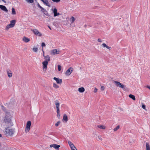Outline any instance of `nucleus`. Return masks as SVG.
I'll use <instances>...</instances> for the list:
<instances>
[{"label":"nucleus","mask_w":150,"mask_h":150,"mask_svg":"<svg viewBox=\"0 0 150 150\" xmlns=\"http://www.w3.org/2000/svg\"><path fill=\"white\" fill-rule=\"evenodd\" d=\"M53 12L54 13V17L60 14L59 13H57V10L56 8H55L54 9Z\"/></svg>","instance_id":"15"},{"label":"nucleus","mask_w":150,"mask_h":150,"mask_svg":"<svg viewBox=\"0 0 150 150\" xmlns=\"http://www.w3.org/2000/svg\"><path fill=\"white\" fill-rule=\"evenodd\" d=\"M2 137V135H1V134H0V137Z\"/></svg>","instance_id":"53"},{"label":"nucleus","mask_w":150,"mask_h":150,"mask_svg":"<svg viewBox=\"0 0 150 150\" xmlns=\"http://www.w3.org/2000/svg\"><path fill=\"white\" fill-rule=\"evenodd\" d=\"M31 31H32L37 36H39V37H40L42 36V34L40 33L38 30L36 29H31Z\"/></svg>","instance_id":"5"},{"label":"nucleus","mask_w":150,"mask_h":150,"mask_svg":"<svg viewBox=\"0 0 150 150\" xmlns=\"http://www.w3.org/2000/svg\"><path fill=\"white\" fill-rule=\"evenodd\" d=\"M44 57L45 58V59L48 62L50 61V57L49 55H47L45 56H44Z\"/></svg>","instance_id":"22"},{"label":"nucleus","mask_w":150,"mask_h":150,"mask_svg":"<svg viewBox=\"0 0 150 150\" xmlns=\"http://www.w3.org/2000/svg\"><path fill=\"white\" fill-rule=\"evenodd\" d=\"M38 50V48L37 47H34L33 49V50L35 52H37Z\"/></svg>","instance_id":"34"},{"label":"nucleus","mask_w":150,"mask_h":150,"mask_svg":"<svg viewBox=\"0 0 150 150\" xmlns=\"http://www.w3.org/2000/svg\"><path fill=\"white\" fill-rule=\"evenodd\" d=\"M72 150H77V149L76 148V149H72Z\"/></svg>","instance_id":"52"},{"label":"nucleus","mask_w":150,"mask_h":150,"mask_svg":"<svg viewBox=\"0 0 150 150\" xmlns=\"http://www.w3.org/2000/svg\"><path fill=\"white\" fill-rule=\"evenodd\" d=\"M53 24L54 26H56V23L55 22H54Z\"/></svg>","instance_id":"47"},{"label":"nucleus","mask_w":150,"mask_h":150,"mask_svg":"<svg viewBox=\"0 0 150 150\" xmlns=\"http://www.w3.org/2000/svg\"><path fill=\"white\" fill-rule=\"evenodd\" d=\"M57 117L59 119L60 118V110H57Z\"/></svg>","instance_id":"27"},{"label":"nucleus","mask_w":150,"mask_h":150,"mask_svg":"<svg viewBox=\"0 0 150 150\" xmlns=\"http://www.w3.org/2000/svg\"><path fill=\"white\" fill-rule=\"evenodd\" d=\"M114 82L115 83L116 86L119 87L120 88H121L123 90L125 89L126 88V86H125L123 85L118 81H114Z\"/></svg>","instance_id":"3"},{"label":"nucleus","mask_w":150,"mask_h":150,"mask_svg":"<svg viewBox=\"0 0 150 150\" xmlns=\"http://www.w3.org/2000/svg\"><path fill=\"white\" fill-rule=\"evenodd\" d=\"M37 6H38L40 8H41V6H40V5L39 4V3H38V4H37Z\"/></svg>","instance_id":"44"},{"label":"nucleus","mask_w":150,"mask_h":150,"mask_svg":"<svg viewBox=\"0 0 150 150\" xmlns=\"http://www.w3.org/2000/svg\"><path fill=\"white\" fill-rule=\"evenodd\" d=\"M146 87L149 88V89H150V86H146Z\"/></svg>","instance_id":"48"},{"label":"nucleus","mask_w":150,"mask_h":150,"mask_svg":"<svg viewBox=\"0 0 150 150\" xmlns=\"http://www.w3.org/2000/svg\"><path fill=\"white\" fill-rule=\"evenodd\" d=\"M105 88H104V87H103V86H101V89L102 90H103Z\"/></svg>","instance_id":"45"},{"label":"nucleus","mask_w":150,"mask_h":150,"mask_svg":"<svg viewBox=\"0 0 150 150\" xmlns=\"http://www.w3.org/2000/svg\"><path fill=\"white\" fill-rule=\"evenodd\" d=\"M129 97L132 98V100H135L136 99L135 97L134 96L132 95V94H129Z\"/></svg>","instance_id":"21"},{"label":"nucleus","mask_w":150,"mask_h":150,"mask_svg":"<svg viewBox=\"0 0 150 150\" xmlns=\"http://www.w3.org/2000/svg\"><path fill=\"white\" fill-rule=\"evenodd\" d=\"M97 127L100 129H105V127L103 125H98Z\"/></svg>","instance_id":"26"},{"label":"nucleus","mask_w":150,"mask_h":150,"mask_svg":"<svg viewBox=\"0 0 150 150\" xmlns=\"http://www.w3.org/2000/svg\"><path fill=\"white\" fill-rule=\"evenodd\" d=\"M73 70V68L72 67H70L66 71L65 74L67 75H69L72 72Z\"/></svg>","instance_id":"7"},{"label":"nucleus","mask_w":150,"mask_h":150,"mask_svg":"<svg viewBox=\"0 0 150 150\" xmlns=\"http://www.w3.org/2000/svg\"><path fill=\"white\" fill-rule=\"evenodd\" d=\"M22 40L24 42L26 43L29 42L30 40L29 38H28L25 37H24L22 39Z\"/></svg>","instance_id":"16"},{"label":"nucleus","mask_w":150,"mask_h":150,"mask_svg":"<svg viewBox=\"0 0 150 150\" xmlns=\"http://www.w3.org/2000/svg\"><path fill=\"white\" fill-rule=\"evenodd\" d=\"M12 14L15 15L16 14V13L15 10L13 8H12Z\"/></svg>","instance_id":"30"},{"label":"nucleus","mask_w":150,"mask_h":150,"mask_svg":"<svg viewBox=\"0 0 150 150\" xmlns=\"http://www.w3.org/2000/svg\"><path fill=\"white\" fill-rule=\"evenodd\" d=\"M84 26L86 27V25H84Z\"/></svg>","instance_id":"55"},{"label":"nucleus","mask_w":150,"mask_h":150,"mask_svg":"<svg viewBox=\"0 0 150 150\" xmlns=\"http://www.w3.org/2000/svg\"><path fill=\"white\" fill-rule=\"evenodd\" d=\"M61 67L60 65H58V69L59 71H60L61 70Z\"/></svg>","instance_id":"37"},{"label":"nucleus","mask_w":150,"mask_h":150,"mask_svg":"<svg viewBox=\"0 0 150 150\" xmlns=\"http://www.w3.org/2000/svg\"><path fill=\"white\" fill-rule=\"evenodd\" d=\"M16 20H12L10 21V24H12L13 26H14L15 25V24L16 23Z\"/></svg>","instance_id":"25"},{"label":"nucleus","mask_w":150,"mask_h":150,"mask_svg":"<svg viewBox=\"0 0 150 150\" xmlns=\"http://www.w3.org/2000/svg\"><path fill=\"white\" fill-rule=\"evenodd\" d=\"M46 45L45 43L42 42L41 44V46L43 48L44 47H45Z\"/></svg>","instance_id":"39"},{"label":"nucleus","mask_w":150,"mask_h":150,"mask_svg":"<svg viewBox=\"0 0 150 150\" xmlns=\"http://www.w3.org/2000/svg\"><path fill=\"white\" fill-rule=\"evenodd\" d=\"M53 86L56 88H58L59 87V86L56 83H54L53 84Z\"/></svg>","instance_id":"29"},{"label":"nucleus","mask_w":150,"mask_h":150,"mask_svg":"<svg viewBox=\"0 0 150 150\" xmlns=\"http://www.w3.org/2000/svg\"><path fill=\"white\" fill-rule=\"evenodd\" d=\"M40 8L41 9V11H42V12H47L46 10L43 8L41 7V8Z\"/></svg>","instance_id":"35"},{"label":"nucleus","mask_w":150,"mask_h":150,"mask_svg":"<svg viewBox=\"0 0 150 150\" xmlns=\"http://www.w3.org/2000/svg\"><path fill=\"white\" fill-rule=\"evenodd\" d=\"M71 23H73L76 20V18L73 16H72L71 18H70Z\"/></svg>","instance_id":"24"},{"label":"nucleus","mask_w":150,"mask_h":150,"mask_svg":"<svg viewBox=\"0 0 150 150\" xmlns=\"http://www.w3.org/2000/svg\"><path fill=\"white\" fill-rule=\"evenodd\" d=\"M50 147L51 148L53 147L56 149L58 150L60 146L56 144H53L50 145Z\"/></svg>","instance_id":"8"},{"label":"nucleus","mask_w":150,"mask_h":150,"mask_svg":"<svg viewBox=\"0 0 150 150\" xmlns=\"http://www.w3.org/2000/svg\"><path fill=\"white\" fill-rule=\"evenodd\" d=\"M98 41L99 42H101V40L99 38L98 39Z\"/></svg>","instance_id":"46"},{"label":"nucleus","mask_w":150,"mask_h":150,"mask_svg":"<svg viewBox=\"0 0 150 150\" xmlns=\"http://www.w3.org/2000/svg\"><path fill=\"white\" fill-rule=\"evenodd\" d=\"M1 107H2V109L4 110V111L6 112L7 113H8V114H9V112H6V110L5 108L3 106H1Z\"/></svg>","instance_id":"33"},{"label":"nucleus","mask_w":150,"mask_h":150,"mask_svg":"<svg viewBox=\"0 0 150 150\" xmlns=\"http://www.w3.org/2000/svg\"><path fill=\"white\" fill-rule=\"evenodd\" d=\"M53 79L56 81L57 83L58 84H61L62 83V80L61 79L56 77H54Z\"/></svg>","instance_id":"10"},{"label":"nucleus","mask_w":150,"mask_h":150,"mask_svg":"<svg viewBox=\"0 0 150 150\" xmlns=\"http://www.w3.org/2000/svg\"><path fill=\"white\" fill-rule=\"evenodd\" d=\"M142 108L144 109L145 110L146 109V106L145 105L143 104L142 103Z\"/></svg>","instance_id":"38"},{"label":"nucleus","mask_w":150,"mask_h":150,"mask_svg":"<svg viewBox=\"0 0 150 150\" xmlns=\"http://www.w3.org/2000/svg\"><path fill=\"white\" fill-rule=\"evenodd\" d=\"M116 0H111L112 1H115Z\"/></svg>","instance_id":"54"},{"label":"nucleus","mask_w":150,"mask_h":150,"mask_svg":"<svg viewBox=\"0 0 150 150\" xmlns=\"http://www.w3.org/2000/svg\"><path fill=\"white\" fill-rule=\"evenodd\" d=\"M55 103L56 105L57 110H59L60 103L58 100H57L55 102Z\"/></svg>","instance_id":"9"},{"label":"nucleus","mask_w":150,"mask_h":150,"mask_svg":"<svg viewBox=\"0 0 150 150\" xmlns=\"http://www.w3.org/2000/svg\"><path fill=\"white\" fill-rule=\"evenodd\" d=\"M102 45L104 47H106L107 49H108L109 50H110L111 49V47H109L108 45H106L105 43L102 44Z\"/></svg>","instance_id":"19"},{"label":"nucleus","mask_w":150,"mask_h":150,"mask_svg":"<svg viewBox=\"0 0 150 150\" xmlns=\"http://www.w3.org/2000/svg\"><path fill=\"white\" fill-rule=\"evenodd\" d=\"M48 64V62L47 60H45L42 62V64L43 70L46 71L47 68V66Z\"/></svg>","instance_id":"6"},{"label":"nucleus","mask_w":150,"mask_h":150,"mask_svg":"<svg viewBox=\"0 0 150 150\" xmlns=\"http://www.w3.org/2000/svg\"><path fill=\"white\" fill-rule=\"evenodd\" d=\"M98 138H99V139L101 140H102V138L101 137V136H98Z\"/></svg>","instance_id":"43"},{"label":"nucleus","mask_w":150,"mask_h":150,"mask_svg":"<svg viewBox=\"0 0 150 150\" xmlns=\"http://www.w3.org/2000/svg\"><path fill=\"white\" fill-rule=\"evenodd\" d=\"M14 27L12 24H10L8 25L6 27L5 29L6 30H8L9 28H12Z\"/></svg>","instance_id":"18"},{"label":"nucleus","mask_w":150,"mask_h":150,"mask_svg":"<svg viewBox=\"0 0 150 150\" xmlns=\"http://www.w3.org/2000/svg\"><path fill=\"white\" fill-rule=\"evenodd\" d=\"M98 91V89L96 88H95L94 91V93H96Z\"/></svg>","instance_id":"41"},{"label":"nucleus","mask_w":150,"mask_h":150,"mask_svg":"<svg viewBox=\"0 0 150 150\" xmlns=\"http://www.w3.org/2000/svg\"><path fill=\"white\" fill-rule=\"evenodd\" d=\"M59 53V51H57L56 49L52 50L50 51V54L51 55H55Z\"/></svg>","instance_id":"11"},{"label":"nucleus","mask_w":150,"mask_h":150,"mask_svg":"<svg viewBox=\"0 0 150 150\" xmlns=\"http://www.w3.org/2000/svg\"><path fill=\"white\" fill-rule=\"evenodd\" d=\"M63 121H65L66 122L68 121V117L66 114H64V115L63 117L62 120Z\"/></svg>","instance_id":"17"},{"label":"nucleus","mask_w":150,"mask_h":150,"mask_svg":"<svg viewBox=\"0 0 150 150\" xmlns=\"http://www.w3.org/2000/svg\"><path fill=\"white\" fill-rule=\"evenodd\" d=\"M60 121H58L57 123L55 124L56 127H57L60 124Z\"/></svg>","instance_id":"36"},{"label":"nucleus","mask_w":150,"mask_h":150,"mask_svg":"<svg viewBox=\"0 0 150 150\" xmlns=\"http://www.w3.org/2000/svg\"><path fill=\"white\" fill-rule=\"evenodd\" d=\"M4 122L6 126L8 127H11L13 125L12 123L11 122V120L10 118H9L6 117L5 119L4 120Z\"/></svg>","instance_id":"2"},{"label":"nucleus","mask_w":150,"mask_h":150,"mask_svg":"<svg viewBox=\"0 0 150 150\" xmlns=\"http://www.w3.org/2000/svg\"><path fill=\"white\" fill-rule=\"evenodd\" d=\"M31 125V122L30 121H28L27 123L25 129V132L26 133H27L29 131L30 129V127Z\"/></svg>","instance_id":"4"},{"label":"nucleus","mask_w":150,"mask_h":150,"mask_svg":"<svg viewBox=\"0 0 150 150\" xmlns=\"http://www.w3.org/2000/svg\"><path fill=\"white\" fill-rule=\"evenodd\" d=\"M68 143L69 144V145L70 147H71L72 146L73 147L74 146V144H73L70 141H69L68 142Z\"/></svg>","instance_id":"28"},{"label":"nucleus","mask_w":150,"mask_h":150,"mask_svg":"<svg viewBox=\"0 0 150 150\" xmlns=\"http://www.w3.org/2000/svg\"><path fill=\"white\" fill-rule=\"evenodd\" d=\"M120 126L119 125L117 126L114 129V131H117L118 129H119L120 128Z\"/></svg>","instance_id":"31"},{"label":"nucleus","mask_w":150,"mask_h":150,"mask_svg":"<svg viewBox=\"0 0 150 150\" xmlns=\"http://www.w3.org/2000/svg\"><path fill=\"white\" fill-rule=\"evenodd\" d=\"M43 13L44 14L46 15V13H47V12H43Z\"/></svg>","instance_id":"49"},{"label":"nucleus","mask_w":150,"mask_h":150,"mask_svg":"<svg viewBox=\"0 0 150 150\" xmlns=\"http://www.w3.org/2000/svg\"><path fill=\"white\" fill-rule=\"evenodd\" d=\"M48 27L50 28V30H51V28L49 26H48Z\"/></svg>","instance_id":"50"},{"label":"nucleus","mask_w":150,"mask_h":150,"mask_svg":"<svg viewBox=\"0 0 150 150\" xmlns=\"http://www.w3.org/2000/svg\"><path fill=\"white\" fill-rule=\"evenodd\" d=\"M43 56H44H44H44V54H43Z\"/></svg>","instance_id":"57"},{"label":"nucleus","mask_w":150,"mask_h":150,"mask_svg":"<svg viewBox=\"0 0 150 150\" xmlns=\"http://www.w3.org/2000/svg\"><path fill=\"white\" fill-rule=\"evenodd\" d=\"M54 2H55L56 3H58L61 0H52Z\"/></svg>","instance_id":"40"},{"label":"nucleus","mask_w":150,"mask_h":150,"mask_svg":"<svg viewBox=\"0 0 150 150\" xmlns=\"http://www.w3.org/2000/svg\"><path fill=\"white\" fill-rule=\"evenodd\" d=\"M28 3H32L34 2V0H25Z\"/></svg>","instance_id":"32"},{"label":"nucleus","mask_w":150,"mask_h":150,"mask_svg":"<svg viewBox=\"0 0 150 150\" xmlns=\"http://www.w3.org/2000/svg\"><path fill=\"white\" fill-rule=\"evenodd\" d=\"M7 72L8 76L10 78L12 76V71L10 69H8L7 70Z\"/></svg>","instance_id":"14"},{"label":"nucleus","mask_w":150,"mask_h":150,"mask_svg":"<svg viewBox=\"0 0 150 150\" xmlns=\"http://www.w3.org/2000/svg\"><path fill=\"white\" fill-rule=\"evenodd\" d=\"M146 150H150V146L148 143H146Z\"/></svg>","instance_id":"23"},{"label":"nucleus","mask_w":150,"mask_h":150,"mask_svg":"<svg viewBox=\"0 0 150 150\" xmlns=\"http://www.w3.org/2000/svg\"><path fill=\"white\" fill-rule=\"evenodd\" d=\"M0 8L2 10L5 12L6 13H7L8 10L6 7L2 5H0Z\"/></svg>","instance_id":"12"},{"label":"nucleus","mask_w":150,"mask_h":150,"mask_svg":"<svg viewBox=\"0 0 150 150\" xmlns=\"http://www.w3.org/2000/svg\"><path fill=\"white\" fill-rule=\"evenodd\" d=\"M2 1L3 2H5V3H6V1L4 0H2Z\"/></svg>","instance_id":"51"},{"label":"nucleus","mask_w":150,"mask_h":150,"mask_svg":"<svg viewBox=\"0 0 150 150\" xmlns=\"http://www.w3.org/2000/svg\"><path fill=\"white\" fill-rule=\"evenodd\" d=\"M42 51H43V52L44 53V51L43 50V49H42Z\"/></svg>","instance_id":"56"},{"label":"nucleus","mask_w":150,"mask_h":150,"mask_svg":"<svg viewBox=\"0 0 150 150\" xmlns=\"http://www.w3.org/2000/svg\"><path fill=\"white\" fill-rule=\"evenodd\" d=\"M71 147V150H72V149H76V148L75 146L74 145V146L73 147L72 146L71 147Z\"/></svg>","instance_id":"42"},{"label":"nucleus","mask_w":150,"mask_h":150,"mask_svg":"<svg viewBox=\"0 0 150 150\" xmlns=\"http://www.w3.org/2000/svg\"><path fill=\"white\" fill-rule=\"evenodd\" d=\"M78 91L80 93H83L85 91V89L83 87L79 88L78 89Z\"/></svg>","instance_id":"20"},{"label":"nucleus","mask_w":150,"mask_h":150,"mask_svg":"<svg viewBox=\"0 0 150 150\" xmlns=\"http://www.w3.org/2000/svg\"><path fill=\"white\" fill-rule=\"evenodd\" d=\"M6 135L7 136H13L15 132V129H10L9 127H7L5 130Z\"/></svg>","instance_id":"1"},{"label":"nucleus","mask_w":150,"mask_h":150,"mask_svg":"<svg viewBox=\"0 0 150 150\" xmlns=\"http://www.w3.org/2000/svg\"><path fill=\"white\" fill-rule=\"evenodd\" d=\"M44 4L49 7H50V4L48 0H41Z\"/></svg>","instance_id":"13"}]
</instances>
